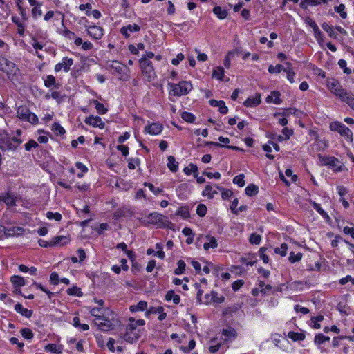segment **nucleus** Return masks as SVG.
I'll list each match as a JSON object with an SVG mask.
<instances>
[{
    "label": "nucleus",
    "mask_w": 354,
    "mask_h": 354,
    "mask_svg": "<svg viewBox=\"0 0 354 354\" xmlns=\"http://www.w3.org/2000/svg\"><path fill=\"white\" fill-rule=\"evenodd\" d=\"M261 240V236L259 234L256 233H252L249 239L250 243L252 244L258 245L260 243Z\"/></svg>",
    "instance_id": "obj_61"
},
{
    "label": "nucleus",
    "mask_w": 354,
    "mask_h": 354,
    "mask_svg": "<svg viewBox=\"0 0 354 354\" xmlns=\"http://www.w3.org/2000/svg\"><path fill=\"white\" fill-rule=\"evenodd\" d=\"M317 157L321 165L328 167L335 172H339L343 170L344 165L338 158L322 154H318Z\"/></svg>",
    "instance_id": "obj_3"
},
{
    "label": "nucleus",
    "mask_w": 354,
    "mask_h": 354,
    "mask_svg": "<svg viewBox=\"0 0 354 354\" xmlns=\"http://www.w3.org/2000/svg\"><path fill=\"white\" fill-rule=\"evenodd\" d=\"M312 205L313 207V208L320 214L322 215L324 218H328V214L322 208V207L320 206L319 204L315 203V202H313L312 203Z\"/></svg>",
    "instance_id": "obj_49"
},
{
    "label": "nucleus",
    "mask_w": 354,
    "mask_h": 354,
    "mask_svg": "<svg viewBox=\"0 0 354 354\" xmlns=\"http://www.w3.org/2000/svg\"><path fill=\"white\" fill-rule=\"evenodd\" d=\"M22 143V140L16 137H10L3 130H0V147L5 151H15Z\"/></svg>",
    "instance_id": "obj_2"
},
{
    "label": "nucleus",
    "mask_w": 354,
    "mask_h": 354,
    "mask_svg": "<svg viewBox=\"0 0 354 354\" xmlns=\"http://www.w3.org/2000/svg\"><path fill=\"white\" fill-rule=\"evenodd\" d=\"M0 70L6 73L8 77L15 75L18 68L16 65L6 57L0 58Z\"/></svg>",
    "instance_id": "obj_9"
},
{
    "label": "nucleus",
    "mask_w": 354,
    "mask_h": 354,
    "mask_svg": "<svg viewBox=\"0 0 354 354\" xmlns=\"http://www.w3.org/2000/svg\"><path fill=\"white\" fill-rule=\"evenodd\" d=\"M140 28L136 24H128L127 26H123L120 29V33L125 37L128 38L130 36L131 32H136L140 31Z\"/></svg>",
    "instance_id": "obj_15"
},
{
    "label": "nucleus",
    "mask_w": 354,
    "mask_h": 354,
    "mask_svg": "<svg viewBox=\"0 0 354 354\" xmlns=\"http://www.w3.org/2000/svg\"><path fill=\"white\" fill-rule=\"evenodd\" d=\"M217 194V191L214 189V187L211 185H207L205 187V189L202 192V195L203 196H206L209 199L213 198L214 195Z\"/></svg>",
    "instance_id": "obj_25"
},
{
    "label": "nucleus",
    "mask_w": 354,
    "mask_h": 354,
    "mask_svg": "<svg viewBox=\"0 0 354 354\" xmlns=\"http://www.w3.org/2000/svg\"><path fill=\"white\" fill-rule=\"evenodd\" d=\"M1 200L3 201L8 206L12 207L16 203V196L14 194L8 192L6 194L1 196Z\"/></svg>",
    "instance_id": "obj_19"
},
{
    "label": "nucleus",
    "mask_w": 354,
    "mask_h": 354,
    "mask_svg": "<svg viewBox=\"0 0 354 354\" xmlns=\"http://www.w3.org/2000/svg\"><path fill=\"white\" fill-rule=\"evenodd\" d=\"M331 131L339 133L348 142L353 141V133L348 127L339 122H333L330 124Z\"/></svg>",
    "instance_id": "obj_6"
},
{
    "label": "nucleus",
    "mask_w": 354,
    "mask_h": 354,
    "mask_svg": "<svg viewBox=\"0 0 354 354\" xmlns=\"http://www.w3.org/2000/svg\"><path fill=\"white\" fill-rule=\"evenodd\" d=\"M341 100L346 102L354 111V95L351 93L348 92Z\"/></svg>",
    "instance_id": "obj_32"
},
{
    "label": "nucleus",
    "mask_w": 354,
    "mask_h": 354,
    "mask_svg": "<svg viewBox=\"0 0 354 354\" xmlns=\"http://www.w3.org/2000/svg\"><path fill=\"white\" fill-rule=\"evenodd\" d=\"M38 143L34 140H29L27 143L24 145L25 149L27 151H30L32 149L37 147Z\"/></svg>",
    "instance_id": "obj_63"
},
{
    "label": "nucleus",
    "mask_w": 354,
    "mask_h": 354,
    "mask_svg": "<svg viewBox=\"0 0 354 354\" xmlns=\"http://www.w3.org/2000/svg\"><path fill=\"white\" fill-rule=\"evenodd\" d=\"M197 214L201 216H205L207 213V207L204 204H199L196 208Z\"/></svg>",
    "instance_id": "obj_62"
},
{
    "label": "nucleus",
    "mask_w": 354,
    "mask_h": 354,
    "mask_svg": "<svg viewBox=\"0 0 354 354\" xmlns=\"http://www.w3.org/2000/svg\"><path fill=\"white\" fill-rule=\"evenodd\" d=\"M213 12L221 19H223L227 17V11L222 9L220 6H216L213 8Z\"/></svg>",
    "instance_id": "obj_38"
},
{
    "label": "nucleus",
    "mask_w": 354,
    "mask_h": 354,
    "mask_svg": "<svg viewBox=\"0 0 354 354\" xmlns=\"http://www.w3.org/2000/svg\"><path fill=\"white\" fill-rule=\"evenodd\" d=\"M90 313L92 316L95 317V319H97V318H100L104 315V310L100 307H95L91 309Z\"/></svg>",
    "instance_id": "obj_41"
},
{
    "label": "nucleus",
    "mask_w": 354,
    "mask_h": 354,
    "mask_svg": "<svg viewBox=\"0 0 354 354\" xmlns=\"http://www.w3.org/2000/svg\"><path fill=\"white\" fill-rule=\"evenodd\" d=\"M210 301L214 303L221 304L224 301L225 297L223 296L219 295L216 292H212L210 294Z\"/></svg>",
    "instance_id": "obj_40"
},
{
    "label": "nucleus",
    "mask_w": 354,
    "mask_h": 354,
    "mask_svg": "<svg viewBox=\"0 0 354 354\" xmlns=\"http://www.w3.org/2000/svg\"><path fill=\"white\" fill-rule=\"evenodd\" d=\"M10 281L13 286L15 287H21L25 286L26 284L25 279L19 275L12 276L11 277Z\"/></svg>",
    "instance_id": "obj_29"
},
{
    "label": "nucleus",
    "mask_w": 354,
    "mask_h": 354,
    "mask_svg": "<svg viewBox=\"0 0 354 354\" xmlns=\"http://www.w3.org/2000/svg\"><path fill=\"white\" fill-rule=\"evenodd\" d=\"M327 86L330 92L337 96L340 100H342V97H344V96L348 93L346 91L343 89L340 83L334 79L328 81Z\"/></svg>",
    "instance_id": "obj_8"
},
{
    "label": "nucleus",
    "mask_w": 354,
    "mask_h": 354,
    "mask_svg": "<svg viewBox=\"0 0 354 354\" xmlns=\"http://www.w3.org/2000/svg\"><path fill=\"white\" fill-rule=\"evenodd\" d=\"M41 6H34L31 10L32 16L34 19H37L42 15Z\"/></svg>",
    "instance_id": "obj_52"
},
{
    "label": "nucleus",
    "mask_w": 354,
    "mask_h": 354,
    "mask_svg": "<svg viewBox=\"0 0 354 354\" xmlns=\"http://www.w3.org/2000/svg\"><path fill=\"white\" fill-rule=\"evenodd\" d=\"M44 84L47 88H54L57 89L59 87V84L57 82L55 77L51 75H48L46 77Z\"/></svg>",
    "instance_id": "obj_20"
},
{
    "label": "nucleus",
    "mask_w": 354,
    "mask_h": 354,
    "mask_svg": "<svg viewBox=\"0 0 354 354\" xmlns=\"http://www.w3.org/2000/svg\"><path fill=\"white\" fill-rule=\"evenodd\" d=\"M164 310V308L161 306L157 307H150L145 313V316L149 317L151 314H156L162 313Z\"/></svg>",
    "instance_id": "obj_46"
},
{
    "label": "nucleus",
    "mask_w": 354,
    "mask_h": 354,
    "mask_svg": "<svg viewBox=\"0 0 354 354\" xmlns=\"http://www.w3.org/2000/svg\"><path fill=\"white\" fill-rule=\"evenodd\" d=\"M330 341V337L325 336L324 335L319 333L317 334L315 337V344L317 346L324 344L326 342Z\"/></svg>",
    "instance_id": "obj_34"
},
{
    "label": "nucleus",
    "mask_w": 354,
    "mask_h": 354,
    "mask_svg": "<svg viewBox=\"0 0 354 354\" xmlns=\"http://www.w3.org/2000/svg\"><path fill=\"white\" fill-rule=\"evenodd\" d=\"M259 188L257 185L250 184L245 189V194L249 196H255L258 194Z\"/></svg>",
    "instance_id": "obj_35"
},
{
    "label": "nucleus",
    "mask_w": 354,
    "mask_h": 354,
    "mask_svg": "<svg viewBox=\"0 0 354 354\" xmlns=\"http://www.w3.org/2000/svg\"><path fill=\"white\" fill-rule=\"evenodd\" d=\"M88 35L95 39H100L104 35L103 28L97 26H90L87 27Z\"/></svg>",
    "instance_id": "obj_14"
},
{
    "label": "nucleus",
    "mask_w": 354,
    "mask_h": 354,
    "mask_svg": "<svg viewBox=\"0 0 354 354\" xmlns=\"http://www.w3.org/2000/svg\"><path fill=\"white\" fill-rule=\"evenodd\" d=\"M92 103L95 105V109L99 114L103 115L107 112L108 109L105 108L103 104L99 102L97 100H93Z\"/></svg>",
    "instance_id": "obj_36"
},
{
    "label": "nucleus",
    "mask_w": 354,
    "mask_h": 354,
    "mask_svg": "<svg viewBox=\"0 0 354 354\" xmlns=\"http://www.w3.org/2000/svg\"><path fill=\"white\" fill-rule=\"evenodd\" d=\"M84 122L88 125L93 127H98L101 129H104L105 127V123L99 116H93L91 115L85 118Z\"/></svg>",
    "instance_id": "obj_12"
},
{
    "label": "nucleus",
    "mask_w": 354,
    "mask_h": 354,
    "mask_svg": "<svg viewBox=\"0 0 354 354\" xmlns=\"http://www.w3.org/2000/svg\"><path fill=\"white\" fill-rule=\"evenodd\" d=\"M212 76L213 78L217 79L218 80H223L224 68L222 66L216 67L213 70Z\"/></svg>",
    "instance_id": "obj_33"
},
{
    "label": "nucleus",
    "mask_w": 354,
    "mask_h": 354,
    "mask_svg": "<svg viewBox=\"0 0 354 354\" xmlns=\"http://www.w3.org/2000/svg\"><path fill=\"white\" fill-rule=\"evenodd\" d=\"M51 129L57 135H63L66 132L64 129L57 122H55L52 124Z\"/></svg>",
    "instance_id": "obj_42"
},
{
    "label": "nucleus",
    "mask_w": 354,
    "mask_h": 354,
    "mask_svg": "<svg viewBox=\"0 0 354 354\" xmlns=\"http://www.w3.org/2000/svg\"><path fill=\"white\" fill-rule=\"evenodd\" d=\"M339 66L343 69L344 73L345 74L349 75L352 73V71L346 67L347 63L346 61L344 59H339L338 62Z\"/></svg>",
    "instance_id": "obj_59"
},
{
    "label": "nucleus",
    "mask_w": 354,
    "mask_h": 354,
    "mask_svg": "<svg viewBox=\"0 0 354 354\" xmlns=\"http://www.w3.org/2000/svg\"><path fill=\"white\" fill-rule=\"evenodd\" d=\"M94 324L98 326L100 330L103 331H108L112 329V322L104 316L97 318V319H95Z\"/></svg>",
    "instance_id": "obj_13"
},
{
    "label": "nucleus",
    "mask_w": 354,
    "mask_h": 354,
    "mask_svg": "<svg viewBox=\"0 0 354 354\" xmlns=\"http://www.w3.org/2000/svg\"><path fill=\"white\" fill-rule=\"evenodd\" d=\"M183 170L186 175H190L192 173H193L194 177H197V175H198V167L193 163H190L187 167L184 168Z\"/></svg>",
    "instance_id": "obj_28"
},
{
    "label": "nucleus",
    "mask_w": 354,
    "mask_h": 354,
    "mask_svg": "<svg viewBox=\"0 0 354 354\" xmlns=\"http://www.w3.org/2000/svg\"><path fill=\"white\" fill-rule=\"evenodd\" d=\"M288 337L293 341H301L305 339L304 334L297 332H289Z\"/></svg>",
    "instance_id": "obj_39"
},
{
    "label": "nucleus",
    "mask_w": 354,
    "mask_h": 354,
    "mask_svg": "<svg viewBox=\"0 0 354 354\" xmlns=\"http://www.w3.org/2000/svg\"><path fill=\"white\" fill-rule=\"evenodd\" d=\"M164 216L158 212H153L147 215L144 218V222L145 224L150 225L154 224L158 225L163 223Z\"/></svg>",
    "instance_id": "obj_11"
},
{
    "label": "nucleus",
    "mask_w": 354,
    "mask_h": 354,
    "mask_svg": "<svg viewBox=\"0 0 354 354\" xmlns=\"http://www.w3.org/2000/svg\"><path fill=\"white\" fill-rule=\"evenodd\" d=\"M280 96L281 94L279 91H272L270 94L267 97L266 101L267 102H273L275 104H279L281 102Z\"/></svg>",
    "instance_id": "obj_22"
},
{
    "label": "nucleus",
    "mask_w": 354,
    "mask_h": 354,
    "mask_svg": "<svg viewBox=\"0 0 354 354\" xmlns=\"http://www.w3.org/2000/svg\"><path fill=\"white\" fill-rule=\"evenodd\" d=\"M222 335L226 337L225 340H233L237 337L236 330L231 327L223 329Z\"/></svg>",
    "instance_id": "obj_21"
},
{
    "label": "nucleus",
    "mask_w": 354,
    "mask_h": 354,
    "mask_svg": "<svg viewBox=\"0 0 354 354\" xmlns=\"http://www.w3.org/2000/svg\"><path fill=\"white\" fill-rule=\"evenodd\" d=\"M162 126L159 123H152L145 127V131L151 135H158L161 133Z\"/></svg>",
    "instance_id": "obj_17"
},
{
    "label": "nucleus",
    "mask_w": 354,
    "mask_h": 354,
    "mask_svg": "<svg viewBox=\"0 0 354 354\" xmlns=\"http://www.w3.org/2000/svg\"><path fill=\"white\" fill-rule=\"evenodd\" d=\"M165 299L167 301H173L175 304H178L180 301V296L176 294L173 290H169L167 292Z\"/></svg>",
    "instance_id": "obj_27"
},
{
    "label": "nucleus",
    "mask_w": 354,
    "mask_h": 354,
    "mask_svg": "<svg viewBox=\"0 0 354 354\" xmlns=\"http://www.w3.org/2000/svg\"><path fill=\"white\" fill-rule=\"evenodd\" d=\"M261 102V95L256 93L254 96L248 97L243 104L247 107H255L260 104Z\"/></svg>",
    "instance_id": "obj_18"
},
{
    "label": "nucleus",
    "mask_w": 354,
    "mask_h": 354,
    "mask_svg": "<svg viewBox=\"0 0 354 354\" xmlns=\"http://www.w3.org/2000/svg\"><path fill=\"white\" fill-rule=\"evenodd\" d=\"M167 167L173 172H175L178 169V162L176 161L174 156H169L168 157Z\"/></svg>",
    "instance_id": "obj_31"
},
{
    "label": "nucleus",
    "mask_w": 354,
    "mask_h": 354,
    "mask_svg": "<svg viewBox=\"0 0 354 354\" xmlns=\"http://www.w3.org/2000/svg\"><path fill=\"white\" fill-rule=\"evenodd\" d=\"M177 265H178V267H177V268L175 270L174 273H175L176 274H178V275H179V274H182L184 272V271H185L186 264H185V263L184 262V261H183V260H179V261H178Z\"/></svg>",
    "instance_id": "obj_50"
},
{
    "label": "nucleus",
    "mask_w": 354,
    "mask_h": 354,
    "mask_svg": "<svg viewBox=\"0 0 354 354\" xmlns=\"http://www.w3.org/2000/svg\"><path fill=\"white\" fill-rule=\"evenodd\" d=\"M322 28L324 30H325L330 37H335V33L334 32L333 28L328 24L327 23L324 22L322 24Z\"/></svg>",
    "instance_id": "obj_47"
},
{
    "label": "nucleus",
    "mask_w": 354,
    "mask_h": 354,
    "mask_svg": "<svg viewBox=\"0 0 354 354\" xmlns=\"http://www.w3.org/2000/svg\"><path fill=\"white\" fill-rule=\"evenodd\" d=\"M176 214L182 217L184 219H187L190 217L189 209L187 207H183L179 208L177 210Z\"/></svg>",
    "instance_id": "obj_37"
},
{
    "label": "nucleus",
    "mask_w": 354,
    "mask_h": 354,
    "mask_svg": "<svg viewBox=\"0 0 354 354\" xmlns=\"http://www.w3.org/2000/svg\"><path fill=\"white\" fill-rule=\"evenodd\" d=\"M44 97L46 100L53 98L58 103L61 102V101L62 100V96L60 92L58 91L48 92L47 93H46Z\"/></svg>",
    "instance_id": "obj_30"
},
{
    "label": "nucleus",
    "mask_w": 354,
    "mask_h": 354,
    "mask_svg": "<svg viewBox=\"0 0 354 354\" xmlns=\"http://www.w3.org/2000/svg\"><path fill=\"white\" fill-rule=\"evenodd\" d=\"M71 241L70 236L68 235H61V236H57L53 237L51 239V245H53L54 246L59 245V246H63L68 243H69Z\"/></svg>",
    "instance_id": "obj_16"
},
{
    "label": "nucleus",
    "mask_w": 354,
    "mask_h": 354,
    "mask_svg": "<svg viewBox=\"0 0 354 354\" xmlns=\"http://www.w3.org/2000/svg\"><path fill=\"white\" fill-rule=\"evenodd\" d=\"M22 337L26 339H31L33 337V333L30 328H23L21 330Z\"/></svg>",
    "instance_id": "obj_60"
},
{
    "label": "nucleus",
    "mask_w": 354,
    "mask_h": 354,
    "mask_svg": "<svg viewBox=\"0 0 354 354\" xmlns=\"http://www.w3.org/2000/svg\"><path fill=\"white\" fill-rule=\"evenodd\" d=\"M284 72L286 73V77L287 80L290 82V83L292 84L295 82V72L294 70H290L289 68H284Z\"/></svg>",
    "instance_id": "obj_57"
},
{
    "label": "nucleus",
    "mask_w": 354,
    "mask_h": 354,
    "mask_svg": "<svg viewBox=\"0 0 354 354\" xmlns=\"http://www.w3.org/2000/svg\"><path fill=\"white\" fill-rule=\"evenodd\" d=\"M302 258V254L299 252V253H297V254H295L293 252H291L290 253V256H289V261L290 262H291L292 263H294L295 262H298Z\"/></svg>",
    "instance_id": "obj_56"
},
{
    "label": "nucleus",
    "mask_w": 354,
    "mask_h": 354,
    "mask_svg": "<svg viewBox=\"0 0 354 354\" xmlns=\"http://www.w3.org/2000/svg\"><path fill=\"white\" fill-rule=\"evenodd\" d=\"M142 73L145 75L149 82L153 80L156 77L152 62L150 60H146L145 58L139 59Z\"/></svg>",
    "instance_id": "obj_7"
},
{
    "label": "nucleus",
    "mask_w": 354,
    "mask_h": 354,
    "mask_svg": "<svg viewBox=\"0 0 354 354\" xmlns=\"http://www.w3.org/2000/svg\"><path fill=\"white\" fill-rule=\"evenodd\" d=\"M205 238L208 241V242L205 243L203 245V248L205 250H207L209 248L214 249L217 248V239L215 237L212 236L210 235H207Z\"/></svg>",
    "instance_id": "obj_23"
},
{
    "label": "nucleus",
    "mask_w": 354,
    "mask_h": 354,
    "mask_svg": "<svg viewBox=\"0 0 354 354\" xmlns=\"http://www.w3.org/2000/svg\"><path fill=\"white\" fill-rule=\"evenodd\" d=\"M147 308V302L145 301H140L136 305L131 306L129 310L132 313L137 311H144Z\"/></svg>",
    "instance_id": "obj_26"
},
{
    "label": "nucleus",
    "mask_w": 354,
    "mask_h": 354,
    "mask_svg": "<svg viewBox=\"0 0 354 354\" xmlns=\"http://www.w3.org/2000/svg\"><path fill=\"white\" fill-rule=\"evenodd\" d=\"M73 64V59L68 57L62 58V62L57 63L55 66V71L58 73L63 70L64 72H68L71 69V66Z\"/></svg>",
    "instance_id": "obj_10"
},
{
    "label": "nucleus",
    "mask_w": 354,
    "mask_h": 354,
    "mask_svg": "<svg viewBox=\"0 0 354 354\" xmlns=\"http://www.w3.org/2000/svg\"><path fill=\"white\" fill-rule=\"evenodd\" d=\"M129 323L127 325L126 333L124 335V339L129 343H133L138 339L140 336V330L138 328V326H143L145 324L144 319L135 320L134 318L129 319Z\"/></svg>",
    "instance_id": "obj_1"
},
{
    "label": "nucleus",
    "mask_w": 354,
    "mask_h": 354,
    "mask_svg": "<svg viewBox=\"0 0 354 354\" xmlns=\"http://www.w3.org/2000/svg\"><path fill=\"white\" fill-rule=\"evenodd\" d=\"M17 117L22 121L28 122L32 124H37L39 122L38 117L26 106H19L17 109Z\"/></svg>",
    "instance_id": "obj_5"
},
{
    "label": "nucleus",
    "mask_w": 354,
    "mask_h": 354,
    "mask_svg": "<svg viewBox=\"0 0 354 354\" xmlns=\"http://www.w3.org/2000/svg\"><path fill=\"white\" fill-rule=\"evenodd\" d=\"M181 118L186 122L192 123L195 120V116L189 112L185 111L182 113Z\"/></svg>",
    "instance_id": "obj_55"
},
{
    "label": "nucleus",
    "mask_w": 354,
    "mask_h": 354,
    "mask_svg": "<svg viewBox=\"0 0 354 354\" xmlns=\"http://www.w3.org/2000/svg\"><path fill=\"white\" fill-rule=\"evenodd\" d=\"M67 293L69 295L77 296L80 297L82 295V292H81L80 288L77 286H73L67 290Z\"/></svg>",
    "instance_id": "obj_54"
},
{
    "label": "nucleus",
    "mask_w": 354,
    "mask_h": 354,
    "mask_svg": "<svg viewBox=\"0 0 354 354\" xmlns=\"http://www.w3.org/2000/svg\"><path fill=\"white\" fill-rule=\"evenodd\" d=\"M281 71L284 72V68L283 66L281 64H277L276 66L270 65L268 67V72L272 74H278L280 73Z\"/></svg>",
    "instance_id": "obj_43"
},
{
    "label": "nucleus",
    "mask_w": 354,
    "mask_h": 354,
    "mask_svg": "<svg viewBox=\"0 0 354 354\" xmlns=\"http://www.w3.org/2000/svg\"><path fill=\"white\" fill-rule=\"evenodd\" d=\"M215 188L218 189L221 192V196L223 199H228L232 196V192L230 189H225L223 187H220L217 185H214Z\"/></svg>",
    "instance_id": "obj_44"
},
{
    "label": "nucleus",
    "mask_w": 354,
    "mask_h": 354,
    "mask_svg": "<svg viewBox=\"0 0 354 354\" xmlns=\"http://www.w3.org/2000/svg\"><path fill=\"white\" fill-rule=\"evenodd\" d=\"M259 288H260V292L265 295L267 294L272 289V286L270 285L265 284L262 281H261L259 283Z\"/></svg>",
    "instance_id": "obj_64"
},
{
    "label": "nucleus",
    "mask_w": 354,
    "mask_h": 354,
    "mask_svg": "<svg viewBox=\"0 0 354 354\" xmlns=\"http://www.w3.org/2000/svg\"><path fill=\"white\" fill-rule=\"evenodd\" d=\"M244 178H245V176L243 174L236 176L233 178V183L234 184H236L239 187H243L245 185Z\"/></svg>",
    "instance_id": "obj_45"
},
{
    "label": "nucleus",
    "mask_w": 354,
    "mask_h": 354,
    "mask_svg": "<svg viewBox=\"0 0 354 354\" xmlns=\"http://www.w3.org/2000/svg\"><path fill=\"white\" fill-rule=\"evenodd\" d=\"M46 215L49 220H55L56 221H61L62 218L59 212H47Z\"/></svg>",
    "instance_id": "obj_48"
},
{
    "label": "nucleus",
    "mask_w": 354,
    "mask_h": 354,
    "mask_svg": "<svg viewBox=\"0 0 354 354\" xmlns=\"http://www.w3.org/2000/svg\"><path fill=\"white\" fill-rule=\"evenodd\" d=\"M170 87L169 94L174 96H182L189 93L193 88L192 84L188 81H180L178 84L168 83Z\"/></svg>",
    "instance_id": "obj_4"
},
{
    "label": "nucleus",
    "mask_w": 354,
    "mask_h": 354,
    "mask_svg": "<svg viewBox=\"0 0 354 354\" xmlns=\"http://www.w3.org/2000/svg\"><path fill=\"white\" fill-rule=\"evenodd\" d=\"M15 310L17 313H20L21 315H23L27 318H30L32 315V310H28V308H24L23 306L19 303H17L15 306Z\"/></svg>",
    "instance_id": "obj_24"
},
{
    "label": "nucleus",
    "mask_w": 354,
    "mask_h": 354,
    "mask_svg": "<svg viewBox=\"0 0 354 354\" xmlns=\"http://www.w3.org/2000/svg\"><path fill=\"white\" fill-rule=\"evenodd\" d=\"M345 6L344 4H340L338 6L335 7V10L339 14L340 17L342 19H346L347 17L346 12L344 11Z\"/></svg>",
    "instance_id": "obj_58"
},
{
    "label": "nucleus",
    "mask_w": 354,
    "mask_h": 354,
    "mask_svg": "<svg viewBox=\"0 0 354 354\" xmlns=\"http://www.w3.org/2000/svg\"><path fill=\"white\" fill-rule=\"evenodd\" d=\"M288 250V245L286 243H282L280 248H276L274 249V252L277 254H281V256L284 257L286 255Z\"/></svg>",
    "instance_id": "obj_53"
},
{
    "label": "nucleus",
    "mask_w": 354,
    "mask_h": 354,
    "mask_svg": "<svg viewBox=\"0 0 354 354\" xmlns=\"http://www.w3.org/2000/svg\"><path fill=\"white\" fill-rule=\"evenodd\" d=\"M127 162H128V168L129 169H134L136 168V167L138 166L140 163V160L138 158H128L127 159Z\"/></svg>",
    "instance_id": "obj_51"
}]
</instances>
